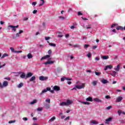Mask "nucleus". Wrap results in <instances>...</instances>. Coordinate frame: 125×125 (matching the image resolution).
Masks as SVG:
<instances>
[{
  "label": "nucleus",
  "mask_w": 125,
  "mask_h": 125,
  "mask_svg": "<svg viewBox=\"0 0 125 125\" xmlns=\"http://www.w3.org/2000/svg\"><path fill=\"white\" fill-rule=\"evenodd\" d=\"M16 122V121L15 120H11V121H9L8 123L9 124H14Z\"/></svg>",
  "instance_id": "40"
},
{
  "label": "nucleus",
  "mask_w": 125,
  "mask_h": 125,
  "mask_svg": "<svg viewBox=\"0 0 125 125\" xmlns=\"http://www.w3.org/2000/svg\"><path fill=\"white\" fill-rule=\"evenodd\" d=\"M23 84L22 83H21L18 85V88H21V87H22V86H23Z\"/></svg>",
  "instance_id": "32"
},
{
  "label": "nucleus",
  "mask_w": 125,
  "mask_h": 125,
  "mask_svg": "<svg viewBox=\"0 0 125 125\" xmlns=\"http://www.w3.org/2000/svg\"><path fill=\"white\" fill-rule=\"evenodd\" d=\"M59 18L60 20H65L66 19V17L63 16H59Z\"/></svg>",
  "instance_id": "31"
},
{
  "label": "nucleus",
  "mask_w": 125,
  "mask_h": 125,
  "mask_svg": "<svg viewBox=\"0 0 125 125\" xmlns=\"http://www.w3.org/2000/svg\"><path fill=\"white\" fill-rule=\"evenodd\" d=\"M66 103V106H69V105L73 104V101L71 100H67Z\"/></svg>",
  "instance_id": "7"
},
{
  "label": "nucleus",
  "mask_w": 125,
  "mask_h": 125,
  "mask_svg": "<svg viewBox=\"0 0 125 125\" xmlns=\"http://www.w3.org/2000/svg\"><path fill=\"white\" fill-rule=\"evenodd\" d=\"M85 84L82 83L81 85H75V87L71 89V90H77V89H82V88H84V85Z\"/></svg>",
  "instance_id": "1"
},
{
  "label": "nucleus",
  "mask_w": 125,
  "mask_h": 125,
  "mask_svg": "<svg viewBox=\"0 0 125 125\" xmlns=\"http://www.w3.org/2000/svg\"><path fill=\"white\" fill-rule=\"evenodd\" d=\"M45 102H46L47 103H49V104H50V99H46Z\"/></svg>",
  "instance_id": "42"
},
{
  "label": "nucleus",
  "mask_w": 125,
  "mask_h": 125,
  "mask_svg": "<svg viewBox=\"0 0 125 125\" xmlns=\"http://www.w3.org/2000/svg\"><path fill=\"white\" fill-rule=\"evenodd\" d=\"M10 50H11L12 52H15V50H14V48L12 47L10 48Z\"/></svg>",
  "instance_id": "47"
},
{
  "label": "nucleus",
  "mask_w": 125,
  "mask_h": 125,
  "mask_svg": "<svg viewBox=\"0 0 125 125\" xmlns=\"http://www.w3.org/2000/svg\"><path fill=\"white\" fill-rule=\"evenodd\" d=\"M112 105H109L106 107V110H110V109H112Z\"/></svg>",
  "instance_id": "44"
},
{
  "label": "nucleus",
  "mask_w": 125,
  "mask_h": 125,
  "mask_svg": "<svg viewBox=\"0 0 125 125\" xmlns=\"http://www.w3.org/2000/svg\"><path fill=\"white\" fill-rule=\"evenodd\" d=\"M102 59L103 60H107V59H109V56H103L102 57Z\"/></svg>",
  "instance_id": "25"
},
{
  "label": "nucleus",
  "mask_w": 125,
  "mask_h": 125,
  "mask_svg": "<svg viewBox=\"0 0 125 125\" xmlns=\"http://www.w3.org/2000/svg\"><path fill=\"white\" fill-rule=\"evenodd\" d=\"M89 47V44H85L84 46V48H87V47Z\"/></svg>",
  "instance_id": "48"
},
{
  "label": "nucleus",
  "mask_w": 125,
  "mask_h": 125,
  "mask_svg": "<svg viewBox=\"0 0 125 125\" xmlns=\"http://www.w3.org/2000/svg\"><path fill=\"white\" fill-rule=\"evenodd\" d=\"M110 75L112 77H116L117 75V72L116 71H112V73H110Z\"/></svg>",
  "instance_id": "21"
},
{
  "label": "nucleus",
  "mask_w": 125,
  "mask_h": 125,
  "mask_svg": "<svg viewBox=\"0 0 125 125\" xmlns=\"http://www.w3.org/2000/svg\"><path fill=\"white\" fill-rule=\"evenodd\" d=\"M2 85H3V87H6V86L8 85V82H7V81H4L2 83Z\"/></svg>",
  "instance_id": "14"
},
{
  "label": "nucleus",
  "mask_w": 125,
  "mask_h": 125,
  "mask_svg": "<svg viewBox=\"0 0 125 125\" xmlns=\"http://www.w3.org/2000/svg\"><path fill=\"white\" fill-rule=\"evenodd\" d=\"M95 60H96V61H99V60H100V59L98 57H97L95 58Z\"/></svg>",
  "instance_id": "50"
},
{
  "label": "nucleus",
  "mask_w": 125,
  "mask_h": 125,
  "mask_svg": "<svg viewBox=\"0 0 125 125\" xmlns=\"http://www.w3.org/2000/svg\"><path fill=\"white\" fill-rule=\"evenodd\" d=\"M19 27V25H17V26H13L10 25L8 26L9 28H11L12 31H14V32L16 31V28H18Z\"/></svg>",
  "instance_id": "2"
},
{
  "label": "nucleus",
  "mask_w": 125,
  "mask_h": 125,
  "mask_svg": "<svg viewBox=\"0 0 125 125\" xmlns=\"http://www.w3.org/2000/svg\"><path fill=\"white\" fill-rule=\"evenodd\" d=\"M60 106H67V104L66 102H62L60 104Z\"/></svg>",
  "instance_id": "27"
},
{
  "label": "nucleus",
  "mask_w": 125,
  "mask_h": 125,
  "mask_svg": "<svg viewBox=\"0 0 125 125\" xmlns=\"http://www.w3.org/2000/svg\"><path fill=\"white\" fill-rule=\"evenodd\" d=\"M115 26H117V24H113L111 25V28H113V27H115Z\"/></svg>",
  "instance_id": "63"
},
{
  "label": "nucleus",
  "mask_w": 125,
  "mask_h": 125,
  "mask_svg": "<svg viewBox=\"0 0 125 125\" xmlns=\"http://www.w3.org/2000/svg\"><path fill=\"white\" fill-rule=\"evenodd\" d=\"M22 33H24V31H23L22 30H20L19 32V33L20 35V34H22Z\"/></svg>",
  "instance_id": "59"
},
{
  "label": "nucleus",
  "mask_w": 125,
  "mask_h": 125,
  "mask_svg": "<svg viewBox=\"0 0 125 125\" xmlns=\"http://www.w3.org/2000/svg\"><path fill=\"white\" fill-rule=\"evenodd\" d=\"M6 56H8V54L4 53L1 57V59H2L3 58H4V57H6Z\"/></svg>",
  "instance_id": "34"
},
{
  "label": "nucleus",
  "mask_w": 125,
  "mask_h": 125,
  "mask_svg": "<svg viewBox=\"0 0 125 125\" xmlns=\"http://www.w3.org/2000/svg\"><path fill=\"white\" fill-rule=\"evenodd\" d=\"M47 79H48L47 77H44L43 76H41L39 77L40 81H45L47 80Z\"/></svg>",
  "instance_id": "6"
},
{
  "label": "nucleus",
  "mask_w": 125,
  "mask_h": 125,
  "mask_svg": "<svg viewBox=\"0 0 125 125\" xmlns=\"http://www.w3.org/2000/svg\"><path fill=\"white\" fill-rule=\"evenodd\" d=\"M123 100V97L119 96L116 98V102L118 103L119 102H121Z\"/></svg>",
  "instance_id": "5"
},
{
  "label": "nucleus",
  "mask_w": 125,
  "mask_h": 125,
  "mask_svg": "<svg viewBox=\"0 0 125 125\" xmlns=\"http://www.w3.org/2000/svg\"><path fill=\"white\" fill-rule=\"evenodd\" d=\"M101 83H104V84H105V83H108L109 82L107 81V80L106 79H103L101 80Z\"/></svg>",
  "instance_id": "15"
},
{
  "label": "nucleus",
  "mask_w": 125,
  "mask_h": 125,
  "mask_svg": "<svg viewBox=\"0 0 125 125\" xmlns=\"http://www.w3.org/2000/svg\"><path fill=\"white\" fill-rule=\"evenodd\" d=\"M56 118L55 117V116L53 117L52 118H51V119L50 120H49V122H54V121L55 120H56Z\"/></svg>",
  "instance_id": "29"
},
{
  "label": "nucleus",
  "mask_w": 125,
  "mask_h": 125,
  "mask_svg": "<svg viewBox=\"0 0 125 125\" xmlns=\"http://www.w3.org/2000/svg\"><path fill=\"white\" fill-rule=\"evenodd\" d=\"M54 62H55V61H48L47 62H44V64L45 65H49L50 64H53V63H54Z\"/></svg>",
  "instance_id": "12"
},
{
  "label": "nucleus",
  "mask_w": 125,
  "mask_h": 125,
  "mask_svg": "<svg viewBox=\"0 0 125 125\" xmlns=\"http://www.w3.org/2000/svg\"><path fill=\"white\" fill-rule=\"evenodd\" d=\"M49 57H50V55H47L46 56H44V57H42L41 59V61H42V60H45V59H46V58H49Z\"/></svg>",
  "instance_id": "11"
},
{
  "label": "nucleus",
  "mask_w": 125,
  "mask_h": 125,
  "mask_svg": "<svg viewBox=\"0 0 125 125\" xmlns=\"http://www.w3.org/2000/svg\"><path fill=\"white\" fill-rule=\"evenodd\" d=\"M93 101H95V102H99L100 103H102V100H101L97 98H95L93 99Z\"/></svg>",
  "instance_id": "13"
},
{
  "label": "nucleus",
  "mask_w": 125,
  "mask_h": 125,
  "mask_svg": "<svg viewBox=\"0 0 125 125\" xmlns=\"http://www.w3.org/2000/svg\"><path fill=\"white\" fill-rule=\"evenodd\" d=\"M87 56L88 58H90L91 57V54L90 53H88L87 54Z\"/></svg>",
  "instance_id": "46"
},
{
  "label": "nucleus",
  "mask_w": 125,
  "mask_h": 125,
  "mask_svg": "<svg viewBox=\"0 0 125 125\" xmlns=\"http://www.w3.org/2000/svg\"><path fill=\"white\" fill-rule=\"evenodd\" d=\"M122 110H118V114L119 115V116H121V114L122 113Z\"/></svg>",
  "instance_id": "51"
},
{
  "label": "nucleus",
  "mask_w": 125,
  "mask_h": 125,
  "mask_svg": "<svg viewBox=\"0 0 125 125\" xmlns=\"http://www.w3.org/2000/svg\"><path fill=\"white\" fill-rule=\"evenodd\" d=\"M44 106L45 108V109H46L47 110H48V109H49V108H50V104H45L44 105Z\"/></svg>",
  "instance_id": "16"
},
{
  "label": "nucleus",
  "mask_w": 125,
  "mask_h": 125,
  "mask_svg": "<svg viewBox=\"0 0 125 125\" xmlns=\"http://www.w3.org/2000/svg\"><path fill=\"white\" fill-rule=\"evenodd\" d=\"M33 73H32L31 72H29L26 74V78H30L31 77H32V76H33Z\"/></svg>",
  "instance_id": "20"
},
{
  "label": "nucleus",
  "mask_w": 125,
  "mask_h": 125,
  "mask_svg": "<svg viewBox=\"0 0 125 125\" xmlns=\"http://www.w3.org/2000/svg\"><path fill=\"white\" fill-rule=\"evenodd\" d=\"M37 111L38 112H41V111H42V107H38L37 108Z\"/></svg>",
  "instance_id": "41"
},
{
  "label": "nucleus",
  "mask_w": 125,
  "mask_h": 125,
  "mask_svg": "<svg viewBox=\"0 0 125 125\" xmlns=\"http://www.w3.org/2000/svg\"><path fill=\"white\" fill-rule=\"evenodd\" d=\"M58 37L59 38H62V37H63V35H62V33L59 32L58 33Z\"/></svg>",
  "instance_id": "43"
},
{
  "label": "nucleus",
  "mask_w": 125,
  "mask_h": 125,
  "mask_svg": "<svg viewBox=\"0 0 125 125\" xmlns=\"http://www.w3.org/2000/svg\"><path fill=\"white\" fill-rule=\"evenodd\" d=\"M38 103V100H34L32 102L29 103V104L30 105H34V104H36V103Z\"/></svg>",
  "instance_id": "19"
},
{
  "label": "nucleus",
  "mask_w": 125,
  "mask_h": 125,
  "mask_svg": "<svg viewBox=\"0 0 125 125\" xmlns=\"http://www.w3.org/2000/svg\"><path fill=\"white\" fill-rule=\"evenodd\" d=\"M95 74L96 76H100V75H101V72L95 71Z\"/></svg>",
  "instance_id": "35"
},
{
  "label": "nucleus",
  "mask_w": 125,
  "mask_h": 125,
  "mask_svg": "<svg viewBox=\"0 0 125 125\" xmlns=\"http://www.w3.org/2000/svg\"><path fill=\"white\" fill-rule=\"evenodd\" d=\"M41 1L40 2V4L39 5V6H42L44 4V0H40Z\"/></svg>",
  "instance_id": "18"
},
{
  "label": "nucleus",
  "mask_w": 125,
  "mask_h": 125,
  "mask_svg": "<svg viewBox=\"0 0 125 125\" xmlns=\"http://www.w3.org/2000/svg\"><path fill=\"white\" fill-rule=\"evenodd\" d=\"M78 16H80V15H83V13H82V12L79 11L78 12Z\"/></svg>",
  "instance_id": "53"
},
{
  "label": "nucleus",
  "mask_w": 125,
  "mask_h": 125,
  "mask_svg": "<svg viewBox=\"0 0 125 125\" xmlns=\"http://www.w3.org/2000/svg\"><path fill=\"white\" fill-rule=\"evenodd\" d=\"M86 28L87 29H91V27H90V25H88V26H86Z\"/></svg>",
  "instance_id": "61"
},
{
  "label": "nucleus",
  "mask_w": 125,
  "mask_h": 125,
  "mask_svg": "<svg viewBox=\"0 0 125 125\" xmlns=\"http://www.w3.org/2000/svg\"><path fill=\"white\" fill-rule=\"evenodd\" d=\"M25 77H26V75H25V73H22L21 75V79H24V78H25Z\"/></svg>",
  "instance_id": "38"
},
{
  "label": "nucleus",
  "mask_w": 125,
  "mask_h": 125,
  "mask_svg": "<svg viewBox=\"0 0 125 125\" xmlns=\"http://www.w3.org/2000/svg\"><path fill=\"white\" fill-rule=\"evenodd\" d=\"M81 102L82 104H84V105H89V104H90V103L88 102Z\"/></svg>",
  "instance_id": "24"
},
{
  "label": "nucleus",
  "mask_w": 125,
  "mask_h": 125,
  "mask_svg": "<svg viewBox=\"0 0 125 125\" xmlns=\"http://www.w3.org/2000/svg\"><path fill=\"white\" fill-rule=\"evenodd\" d=\"M112 68H113V65H107L104 67V71H107V70H108V69L109 70H111Z\"/></svg>",
  "instance_id": "4"
},
{
  "label": "nucleus",
  "mask_w": 125,
  "mask_h": 125,
  "mask_svg": "<svg viewBox=\"0 0 125 125\" xmlns=\"http://www.w3.org/2000/svg\"><path fill=\"white\" fill-rule=\"evenodd\" d=\"M86 101H90V102H92L93 100H92V98H91V97H88L86 99Z\"/></svg>",
  "instance_id": "23"
},
{
  "label": "nucleus",
  "mask_w": 125,
  "mask_h": 125,
  "mask_svg": "<svg viewBox=\"0 0 125 125\" xmlns=\"http://www.w3.org/2000/svg\"><path fill=\"white\" fill-rule=\"evenodd\" d=\"M45 40L46 41H48V40H50V37H47L45 38Z\"/></svg>",
  "instance_id": "55"
},
{
  "label": "nucleus",
  "mask_w": 125,
  "mask_h": 125,
  "mask_svg": "<svg viewBox=\"0 0 125 125\" xmlns=\"http://www.w3.org/2000/svg\"><path fill=\"white\" fill-rule=\"evenodd\" d=\"M53 88L54 90H55L56 91H59V90H60V87L58 86H55Z\"/></svg>",
  "instance_id": "17"
},
{
  "label": "nucleus",
  "mask_w": 125,
  "mask_h": 125,
  "mask_svg": "<svg viewBox=\"0 0 125 125\" xmlns=\"http://www.w3.org/2000/svg\"><path fill=\"white\" fill-rule=\"evenodd\" d=\"M112 120H113V118L109 117L105 120V124L106 125H109L110 122H112Z\"/></svg>",
  "instance_id": "3"
},
{
  "label": "nucleus",
  "mask_w": 125,
  "mask_h": 125,
  "mask_svg": "<svg viewBox=\"0 0 125 125\" xmlns=\"http://www.w3.org/2000/svg\"><path fill=\"white\" fill-rule=\"evenodd\" d=\"M52 52L51 51V50H49L48 51V54H51Z\"/></svg>",
  "instance_id": "64"
},
{
  "label": "nucleus",
  "mask_w": 125,
  "mask_h": 125,
  "mask_svg": "<svg viewBox=\"0 0 125 125\" xmlns=\"http://www.w3.org/2000/svg\"><path fill=\"white\" fill-rule=\"evenodd\" d=\"M66 80V77H63L61 78V82H64Z\"/></svg>",
  "instance_id": "39"
},
{
  "label": "nucleus",
  "mask_w": 125,
  "mask_h": 125,
  "mask_svg": "<svg viewBox=\"0 0 125 125\" xmlns=\"http://www.w3.org/2000/svg\"><path fill=\"white\" fill-rule=\"evenodd\" d=\"M36 80V76H33L30 79V82H33V81H35Z\"/></svg>",
  "instance_id": "30"
},
{
  "label": "nucleus",
  "mask_w": 125,
  "mask_h": 125,
  "mask_svg": "<svg viewBox=\"0 0 125 125\" xmlns=\"http://www.w3.org/2000/svg\"><path fill=\"white\" fill-rule=\"evenodd\" d=\"M121 68V64H118L116 66V67H114V70L116 72H119L120 71V69Z\"/></svg>",
  "instance_id": "8"
},
{
  "label": "nucleus",
  "mask_w": 125,
  "mask_h": 125,
  "mask_svg": "<svg viewBox=\"0 0 125 125\" xmlns=\"http://www.w3.org/2000/svg\"><path fill=\"white\" fill-rule=\"evenodd\" d=\"M97 83H98V81L96 80V81H93L92 82V85H93L94 86H95V85H96L97 84Z\"/></svg>",
  "instance_id": "22"
},
{
  "label": "nucleus",
  "mask_w": 125,
  "mask_h": 125,
  "mask_svg": "<svg viewBox=\"0 0 125 125\" xmlns=\"http://www.w3.org/2000/svg\"><path fill=\"white\" fill-rule=\"evenodd\" d=\"M48 90H50V87H47L46 89H44L42 90V92L41 93V94H42V93H44L45 92H47Z\"/></svg>",
  "instance_id": "9"
},
{
  "label": "nucleus",
  "mask_w": 125,
  "mask_h": 125,
  "mask_svg": "<svg viewBox=\"0 0 125 125\" xmlns=\"http://www.w3.org/2000/svg\"><path fill=\"white\" fill-rule=\"evenodd\" d=\"M15 53H22V51H15Z\"/></svg>",
  "instance_id": "60"
},
{
  "label": "nucleus",
  "mask_w": 125,
  "mask_h": 125,
  "mask_svg": "<svg viewBox=\"0 0 125 125\" xmlns=\"http://www.w3.org/2000/svg\"><path fill=\"white\" fill-rule=\"evenodd\" d=\"M73 47H78V48H81V45H78V44H76V45H73Z\"/></svg>",
  "instance_id": "36"
},
{
  "label": "nucleus",
  "mask_w": 125,
  "mask_h": 125,
  "mask_svg": "<svg viewBox=\"0 0 125 125\" xmlns=\"http://www.w3.org/2000/svg\"><path fill=\"white\" fill-rule=\"evenodd\" d=\"M125 30V26L124 27L122 26H118L117 28H116V30H117V31H119L120 30H121V31H123V30Z\"/></svg>",
  "instance_id": "10"
},
{
  "label": "nucleus",
  "mask_w": 125,
  "mask_h": 125,
  "mask_svg": "<svg viewBox=\"0 0 125 125\" xmlns=\"http://www.w3.org/2000/svg\"><path fill=\"white\" fill-rule=\"evenodd\" d=\"M90 123L92 124L93 125H98V122L93 120L91 121Z\"/></svg>",
  "instance_id": "28"
},
{
  "label": "nucleus",
  "mask_w": 125,
  "mask_h": 125,
  "mask_svg": "<svg viewBox=\"0 0 125 125\" xmlns=\"http://www.w3.org/2000/svg\"><path fill=\"white\" fill-rule=\"evenodd\" d=\"M69 120H70V117L69 116H68V117H67L66 118H65L64 119V121H68Z\"/></svg>",
  "instance_id": "54"
},
{
  "label": "nucleus",
  "mask_w": 125,
  "mask_h": 125,
  "mask_svg": "<svg viewBox=\"0 0 125 125\" xmlns=\"http://www.w3.org/2000/svg\"><path fill=\"white\" fill-rule=\"evenodd\" d=\"M4 79V80H7V81H10V78L9 77H5Z\"/></svg>",
  "instance_id": "57"
},
{
  "label": "nucleus",
  "mask_w": 125,
  "mask_h": 125,
  "mask_svg": "<svg viewBox=\"0 0 125 125\" xmlns=\"http://www.w3.org/2000/svg\"><path fill=\"white\" fill-rule=\"evenodd\" d=\"M20 35L19 33H17L16 35V36H13V39H16V38H19V37H20Z\"/></svg>",
  "instance_id": "33"
},
{
  "label": "nucleus",
  "mask_w": 125,
  "mask_h": 125,
  "mask_svg": "<svg viewBox=\"0 0 125 125\" xmlns=\"http://www.w3.org/2000/svg\"><path fill=\"white\" fill-rule=\"evenodd\" d=\"M105 98L106 99H111V97L109 95H106L105 96Z\"/></svg>",
  "instance_id": "45"
},
{
  "label": "nucleus",
  "mask_w": 125,
  "mask_h": 125,
  "mask_svg": "<svg viewBox=\"0 0 125 125\" xmlns=\"http://www.w3.org/2000/svg\"><path fill=\"white\" fill-rule=\"evenodd\" d=\"M48 91L51 92V93H54V90L50 89V90H48Z\"/></svg>",
  "instance_id": "62"
},
{
  "label": "nucleus",
  "mask_w": 125,
  "mask_h": 125,
  "mask_svg": "<svg viewBox=\"0 0 125 125\" xmlns=\"http://www.w3.org/2000/svg\"><path fill=\"white\" fill-rule=\"evenodd\" d=\"M22 120H23V121H28V118H27V117H23L22 118Z\"/></svg>",
  "instance_id": "52"
},
{
  "label": "nucleus",
  "mask_w": 125,
  "mask_h": 125,
  "mask_svg": "<svg viewBox=\"0 0 125 125\" xmlns=\"http://www.w3.org/2000/svg\"><path fill=\"white\" fill-rule=\"evenodd\" d=\"M38 12V10H34L33 12L32 13H33V14H36V13Z\"/></svg>",
  "instance_id": "49"
},
{
  "label": "nucleus",
  "mask_w": 125,
  "mask_h": 125,
  "mask_svg": "<svg viewBox=\"0 0 125 125\" xmlns=\"http://www.w3.org/2000/svg\"><path fill=\"white\" fill-rule=\"evenodd\" d=\"M32 4L33 6H35V5L37 4V2H32Z\"/></svg>",
  "instance_id": "58"
},
{
  "label": "nucleus",
  "mask_w": 125,
  "mask_h": 125,
  "mask_svg": "<svg viewBox=\"0 0 125 125\" xmlns=\"http://www.w3.org/2000/svg\"><path fill=\"white\" fill-rule=\"evenodd\" d=\"M65 80L66 81H72V79L71 78H67V77H65Z\"/></svg>",
  "instance_id": "56"
},
{
  "label": "nucleus",
  "mask_w": 125,
  "mask_h": 125,
  "mask_svg": "<svg viewBox=\"0 0 125 125\" xmlns=\"http://www.w3.org/2000/svg\"><path fill=\"white\" fill-rule=\"evenodd\" d=\"M27 58L28 59H32V58H33V55H32L31 53L28 54Z\"/></svg>",
  "instance_id": "26"
},
{
  "label": "nucleus",
  "mask_w": 125,
  "mask_h": 125,
  "mask_svg": "<svg viewBox=\"0 0 125 125\" xmlns=\"http://www.w3.org/2000/svg\"><path fill=\"white\" fill-rule=\"evenodd\" d=\"M49 45H50L51 46H53L54 47H55V46H56V44L53 43H49Z\"/></svg>",
  "instance_id": "37"
}]
</instances>
